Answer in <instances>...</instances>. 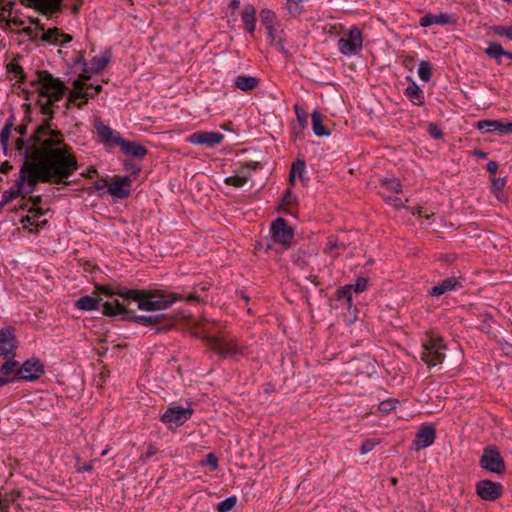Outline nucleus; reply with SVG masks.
I'll list each match as a JSON object with an SVG mask.
<instances>
[{
  "label": "nucleus",
  "instance_id": "1",
  "mask_svg": "<svg viewBox=\"0 0 512 512\" xmlns=\"http://www.w3.org/2000/svg\"><path fill=\"white\" fill-rule=\"evenodd\" d=\"M67 150L52 149L49 143H34L27 148V159L23 162L19 178L14 185L3 192L0 201L2 209L11 200L21 195L23 185L27 182L32 192L40 182L69 185L67 179L78 170L79 164L75 155H67Z\"/></svg>",
  "mask_w": 512,
  "mask_h": 512
},
{
  "label": "nucleus",
  "instance_id": "2",
  "mask_svg": "<svg viewBox=\"0 0 512 512\" xmlns=\"http://www.w3.org/2000/svg\"><path fill=\"white\" fill-rule=\"evenodd\" d=\"M107 293V300L103 302L102 313L106 316H120L121 319H132L143 326H152L163 320V314L135 315V306L146 311L163 310L169 307L175 297L164 294V290H126L125 293H113L112 290H101Z\"/></svg>",
  "mask_w": 512,
  "mask_h": 512
},
{
  "label": "nucleus",
  "instance_id": "3",
  "mask_svg": "<svg viewBox=\"0 0 512 512\" xmlns=\"http://www.w3.org/2000/svg\"><path fill=\"white\" fill-rule=\"evenodd\" d=\"M35 73L37 77L30 82V86L38 90L36 105L40 107L41 114L46 117L35 128L32 140L38 144L48 142L52 149L67 150V155H74L72 148L65 143L63 133L52 127L55 115L52 107L63 98L67 87L63 81L47 70H37Z\"/></svg>",
  "mask_w": 512,
  "mask_h": 512
},
{
  "label": "nucleus",
  "instance_id": "4",
  "mask_svg": "<svg viewBox=\"0 0 512 512\" xmlns=\"http://www.w3.org/2000/svg\"><path fill=\"white\" fill-rule=\"evenodd\" d=\"M97 134L100 141L109 147H120L121 152L129 157L143 160L147 154L148 149L136 141H129L124 139L119 132L112 130L108 125L101 121L95 124Z\"/></svg>",
  "mask_w": 512,
  "mask_h": 512
},
{
  "label": "nucleus",
  "instance_id": "5",
  "mask_svg": "<svg viewBox=\"0 0 512 512\" xmlns=\"http://www.w3.org/2000/svg\"><path fill=\"white\" fill-rule=\"evenodd\" d=\"M329 301L332 308L345 310L343 320L347 325L356 321L358 309L353 306L351 290H335L334 295L329 297Z\"/></svg>",
  "mask_w": 512,
  "mask_h": 512
},
{
  "label": "nucleus",
  "instance_id": "6",
  "mask_svg": "<svg viewBox=\"0 0 512 512\" xmlns=\"http://www.w3.org/2000/svg\"><path fill=\"white\" fill-rule=\"evenodd\" d=\"M445 349L441 338L430 337L422 345L421 359L429 367L441 364L445 358Z\"/></svg>",
  "mask_w": 512,
  "mask_h": 512
},
{
  "label": "nucleus",
  "instance_id": "7",
  "mask_svg": "<svg viewBox=\"0 0 512 512\" xmlns=\"http://www.w3.org/2000/svg\"><path fill=\"white\" fill-rule=\"evenodd\" d=\"M479 465L484 470L497 475H502L506 472L505 461L501 453L497 448L492 446H487L483 449Z\"/></svg>",
  "mask_w": 512,
  "mask_h": 512
},
{
  "label": "nucleus",
  "instance_id": "8",
  "mask_svg": "<svg viewBox=\"0 0 512 512\" xmlns=\"http://www.w3.org/2000/svg\"><path fill=\"white\" fill-rule=\"evenodd\" d=\"M362 32L357 26H353L337 42L339 51L343 55L357 54L362 49Z\"/></svg>",
  "mask_w": 512,
  "mask_h": 512
},
{
  "label": "nucleus",
  "instance_id": "9",
  "mask_svg": "<svg viewBox=\"0 0 512 512\" xmlns=\"http://www.w3.org/2000/svg\"><path fill=\"white\" fill-rule=\"evenodd\" d=\"M272 241L282 245L285 249L289 248L294 239V230L288 225L287 221L278 217L271 224Z\"/></svg>",
  "mask_w": 512,
  "mask_h": 512
},
{
  "label": "nucleus",
  "instance_id": "10",
  "mask_svg": "<svg viewBox=\"0 0 512 512\" xmlns=\"http://www.w3.org/2000/svg\"><path fill=\"white\" fill-rule=\"evenodd\" d=\"M207 341L209 348L221 357H230L240 352L236 339L226 336H210Z\"/></svg>",
  "mask_w": 512,
  "mask_h": 512
},
{
  "label": "nucleus",
  "instance_id": "11",
  "mask_svg": "<svg viewBox=\"0 0 512 512\" xmlns=\"http://www.w3.org/2000/svg\"><path fill=\"white\" fill-rule=\"evenodd\" d=\"M476 494L482 500L493 502L502 496L503 486L488 479L480 480L476 483Z\"/></svg>",
  "mask_w": 512,
  "mask_h": 512
},
{
  "label": "nucleus",
  "instance_id": "12",
  "mask_svg": "<svg viewBox=\"0 0 512 512\" xmlns=\"http://www.w3.org/2000/svg\"><path fill=\"white\" fill-rule=\"evenodd\" d=\"M193 409L182 406L169 407L161 416L163 423L182 425L191 418Z\"/></svg>",
  "mask_w": 512,
  "mask_h": 512
},
{
  "label": "nucleus",
  "instance_id": "13",
  "mask_svg": "<svg viewBox=\"0 0 512 512\" xmlns=\"http://www.w3.org/2000/svg\"><path fill=\"white\" fill-rule=\"evenodd\" d=\"M44 373V366L37 358L26 360L18 370V377L29 381H34L40 378Z\"/></svg>",
  "mask_w": 512,
  "mask_h": 512
},
{
  "label": "nucleus",
  "instance_id": "14",
  "mask_svg": "<svg viewBox=\"0 0 512 512\" xmlns=\"http://www.w3.org/2000/svg\"><path fill=\"white\" fill-rule=\"evenodd\" d=\"M224 139V135L214 131H197L188 137V142L196 145H204L213 147L220 144Z\"/></svg>",
  "mask_w": 512,
  "mask_h": 512
},
{
  "label": "nucleus",
  "instance_id": "15",
  "mask_svg": "<svg viewBox=\"0 0 512 512\" xmlns=\"http://www.w3.org/2000/svg\"><path fill=\"white\" fill-rule=\"evenodd\" d=\"M436 438V430L433 425L423 424L420 426L412 442L415 450H420L431 446Z\"/></svg>",
  "mask_w": 512,
  "mask_h": 512
},
{
  "label": "nucleus",
  "instance_id": "16",
  "mask_svg": "<svg viewBox=\"0 0 512 512\" xmlns=\"http://www.w3.org/2000/svg\"><path fill=\"white\" fill-rule=\"evenodd\" d=\"M16 339L13 328L6 327L0 329V357L13 358L16 350Z\"/></svg>",
  "mask_w": 512,
  "mask_h": 512
},
{
  "label": "nucleus",
  "instance_id": "17",
  "mask_svg": "<svg viewBox=\"0 0 512 512\" xmlns=\"http://www.w3.org/2000/svg\"><path fill=\"white\" fill-rule=\"evenodd\" d=\"M132 179L130 176L119 177L108 186V193L117 199H125L130 195Z\"/></svg>",
  "mask_w": 512,
  "mask_h": 512
},
{
  "label": "nucleus",
  "instance_id": "18",
  "mask_svg": "<svg viewBox=\"0 0 512 512\" xmlns=\"http://www.w3.org/2000/svg\"><path fill=\"white\" fill-rule=\"evenodd\" d=\"M28 7H33L40 14L49 16L62 9L63 0H26Z\"/></svg>",
  "mask_w": 512,
  "mask_h": 512
},
{
  "label": "nucleus",
  "instance_id": "19",
  "mask_svg": "<svg viewBox=\"0 0 512 512\" xmlns=\"http://www.w3.org/2000/svg\"><path fill=\"white\" fill-rule=\"evenodd\" d=\"M29 215H26L22 218L21 222L24 224L25 229H29L30 232H33V229L30 226L35 227V231L37 232L39 228L44 227L47 224V220H40V217L45 214V211L41 208L30 207L28 209Z\"/></svg>",
  "mask_w": 512,
  "mask_h": 512
},
{
  "label": "nucleus",
  "instance_id": "20",
  "mask_svg": "<svg viewBox=\"0 0 512 512\" xmlns=\"http://www.w3.org/2000/svg\"><path fill=\"white\" fill-rule=\"evenodd\" d=\"M452 16L447 13L432 14L428 13L421 17L420 26L428 27L433 24L445 25L453 23Z\"/></svg>",
  "mask_w": 512,
  "mask_h": 512
},
{
  "label": "nucleus",
  "instance_id": "21",
  "mask_svg": "<svg viewBox=\"0 0 512 512\" xmlns=\"http://www.w3.org/2000/svg\"><path fill=\"white\" fill-rule=\"evenodd\" d=\"M259 78L254 76L239 75L234 80V86L241 91L249 92L259 85Z\"/></svg>",
  "mask_w": 512,
  "mask_h": 512
},
{
  "label": "nucleus",
  "instance_id": "22",
  "mask_svg": "<svg viewBox=\"0 0 512 512\" xmlns=\"http://www.w3.org/2000/svg\"><path fill=\"white\" fill-rule=\"evenodd\" d=\"M242 21L248 33L252 34L255 31L256 10L253 5L248 4L245 6L242 13Z\"/></svg>",
  "mask_w": 512,
  "mask_h": 512
},
{
  "label": "nucleus",
  "instance_id": "23",
  "mask_svg": "<svg viewBox=\"0 0 512 512\" xmlns=\"http://www.w3.org/2000/svg\"><path fill=\"white\" fill-rule=\"evenodd\" d=\"M405 94L414 105L421 106L424 104L423 91L414 81H411L407 86Z\"/></svg>",
  "mask_w": 512,
  "mask_h": 512
},
{
  "label": "nucleus",
  "instance_id": "24",
  "mask_svg": "<svg viewBox=\"0 0 512 512\" xmlns=\"http://www.w3.org/2000/svg\"><path fill=\"white\" fill-rule=\"evenodd\" d=\"M18 361L14 359H8L0 368V373L8 378L10 381L20 379L18 377V370L20 369Z\"/></svg>",
  "mask_w": 512,
  "mask_h": 512
},
{
  "label": "nucleus",
  "instance_id": "25",
  "mask_svg": "<svg viewBox=\"0 0 512 512\" xmlns=\"http://www.w3.org/2000/svg\"><path fill=\"white\" fill-rule=\"evenodd\" d=\"M86 84L82 79H76L73 82V90L69 93L67 108L70 103H75L79 98L90 95L88 91H84Z\"/></svg>",
  "mask_w": 512,
  "mask_h": 512
},
{
  "label": "nucleus",
  "instance_id": "26",
  "mask_svg": "<svg viewBox=\"0 0 512 512\" xmlns=\"http://www.w3.org/2000/svg\"><path fill=\"white\" fill-rule=\"evenodd\" d=\"M346 244L344 241L339 240L336 236H329L327 238V243L324 249L326 254H329L331 257L335 258L339 255V250H345Z\"/></svg>",
  "mask_w": 512,
  "mask_h": 512
},
{
  "label": "nucleus",
  "instance_id": "27",
  "mask_svg": "<svg viewBox=\"0 0 512 512\" xmlns=\"http://www.w3.org/2000/svg\"><path fill=\"white\" fill-rule=\"evenodd\" d=\"M100 303L101 299L99 297L86 295L77 300L75 306L80 310L92 311L98 309Z\"/></svg>",
  "mask_w": 512,
  "mask_h": 512
},
{
  "label": "nucleus",
  "instance_id": "28",
  "mask_svg": "<svg viewBox=\"0 0 512 512\" xmlns=\"http://www.w3.org/2000/svg\"><path fill=\"white\" fill-rule=\"evenodd\" d=\"M111 60V53L109 51H105L100 56H95L91 60V71L93 73H100L103 69L109 64Z\"/></svg>",
  "mask_w": 512,
  "mask_h": 512
},
{
  "label": "nucleus",
  "instance_id": "29",
  "mask_svg": "<svg viewBox=\"0 0 512 512\" xmlns=\"http://www.w3.org/2000/svg\"><path fill=\"white\" fill-rule=\"evenodd\" d=\"M313 132L316 136H328L329 130L322 123V115L319 111H314L311 115Z\"/></svg>",
  "mask_w": 512,
  "mask_h": 512
},
{
  "label": "nucleus",
  "instance_id": "30",
  "mask_svg": "<svg viewBox=\"0 0 512 512\" xmlns=\"http://www.w3.org/2000/svg\"><path fill=\"white\" fill-rule=\"evenodd\" d=\"M485 53L492 59H495L498 64H501V57L507 54L502 45L498 42H490L488 47L485 49Z\"/></svg>",
  "mask_w": 512,
  "mask_h": 512
},
{
  "label": "nucleus",
  "instance_id": "31",
  "mask_svg": "<svg viewBox=\"0 0 512 512\" xmlns=\"http://www.w3.org/2000/svg\"><path fill=\"white\" fill-rule=\"evenodd\" d=\"M13 124H14V116L11 115L9 120L6 122V124L4 125L3 129L0 132V144L4 151H6L8 148L9 139H10V135H11V129L13 127Z\"/></svg>",
  "mask_w": 512,
  "mask_h": 512
},
{
  "label": "nucleus",
  "instance_id": "32",
  "mask_svg": "<svg viewBox=\"0 0 512 512\" xmlns=\"http://www.w3.org/2000/svg\"><path fill=\"white\" fill-rule=\"evenodd\" d=\"M59 35H61V29L58 27L49 28L48 30H44L40 40L43 42H47L53 45L59 44Z\"/></svg>",
  "mask_w": 512,
  "mask_h": 512
},
{
  "label": "nucleus",
  "instance_id": "33",
  "mask_svg": "<svg viewBox=\"0 0 512 512\" xmlns=\"http://www.w3.org/2000/svg\"><path fill=\"white\" fill-rule=\"evenodd\" d=\"M16 60L17 58H14L9 64H7V72L13 74L14 78L18 79V82L24 83L27 75L22 66L16 63Z\"/></svg>",
  "mask_w": 512,
  "mask_h": 512
},
{
  "label": "nucleus",
  "instance_id": "34",
  "mask_svg": "<svg viewBox=\"0 0 512 512\" xmlns=\"http://www.w3.org/2000/svg\"><path fill=\"white\" fill-rule=\"evenodd\" d=\"M465 284V278L463 277H448L441 283L434 285L432 288H461Z\"/></svg>",
  "mask_w": 512,
  "mask_h": 512
},
{
  "label": "nucleus",
  "instance_id": "35",
  "mask_svg": "<svg viewBox=\"0 0 512 512\" xmlns=\"http://www.w3.org/2000/svg\"><path fill=\"white\" fill-rule=\"evenodd\" d=\"M15 5V2L9 1L6 4L2 3V13L0 16V27L7 28L10 26L11 21L7 18L11 15L12 9Z\"/></svg>",
  "mask_w": 512,
  "mask_h": 512
},
{
  "label": "nucleus",
  "instance_id": "36",
  "mask_svg": "<svg viewBox=\"0 0 512 512\" xmlns=\"http://www.w3.org/2000/svg\"><path fill=\"white\" fill-rule=\"evenodd\" d=\"M305 165V161L302 159H297L295 162H293L289 175V179L292 184L294 183L296 174H298V176L302 178V175L305 171Z\"/></svg>",
  "mask_w": 512,
  "mask_h": 512
},
{
  "label": "nucleus",
  "instance_id": "37",
  "mask_svg": "<svg viewBox=\"0 0 512 512\" xmlns=\"http://www.w3.org/2000/svg\"><path fill=\"white\" fill-rule=\"evenodd\" d=\"M380 185H381V187L385 188L386 190L394 192V193H400L402 191V185H401L400 181L396 178L381 179Z\"/></svg>",
  "mask_w": 512,
  "mask_h": 512
},
{
  "label": "nucleus",
  "instance_id": "38",
  "mask_svg": "<svg viewBox=\"0 0 512 512\" xmlns=\"http://www.w3.org/2000/svg\"><path fill=\"white\" fill-rule=\"evenodd\" d=\"M418 75L421 80L427 82L431 79L432 66L428 61H421L419 63Z\"/></svg>",
  "mask_w": 512,
  "mask_h": 512
},
{
  "label": "nucleus",
  "instance_id": "39",
  "mask_svg": "<svg viewBox=\"0 0 512 512\" xmlns=\"http://www.w3.org/2000/svg\"><path fill=\"white\" fill-rule=\"evenodd\" d=\"M260 19L265 27L272 24H278L276 14L270 9H263L260 12Z\"/></svg>",
  "mask_w": 512,
  "mask_h": 512
},
{
  "label": "nucleus",
  "instance_id": "40",
  "mask_svg": "<svg viewBox=\"0 0 512 512\" xmlns=\"http://www.w3.org/2000/svg\"><path fill=\"white\" fill-rule=\"evenodd\" d=\"M498 122L499 120H481L477 122L476 126L480 131L484 133H489L497 131Z\"/></svg>",
  "mask_w": 512,
  "mask_h": 512
},
{
  "label": "nucleus",
  "instance_id": "41",
  "mask_svg": "<svg viewBox=\"0 0 512 512\" xmlns=\"http://www.w3.org/2000/svg\"><path fill=\"white\" fill-rule=\"evenodd\" d=\"M34 136V132L31 134V136L28 138L27 141H25L23 138H18L16 141H15V148L16 150L18 151H22L24 150V162L26 161V155L27 154V148L31 145H33L35 142L32 140V137Z\"/></svg>",
  "mask_w": 512,
  "mask_h": 512
},
{
  "label": "nucleus",
  "instance_id": "42",
  "mask_svg": "<svg viewBox=\"0 0 512 512\" xmlns=\"http://www.w3.org/2000/svg\"><path fill=\"white\" fill-rule=\"evenodd\" d=\"M490 29L497 35L506 37L509 40H512V25L509 26H491Z\"/></svg>",
  "mask_w": 512,
  "mask_h": 512
},
{
  "label": "nucleus",
  "instance_id": "43",
  "mask_svg": "<svg viewBox=\"0 0 512 512\" xmlns=\"http://www.w3.org/2000/svg\"><path fill=\"white\" fill-rule=\"evenodd\" d=\"M398 404H399V401L397 399L389 398L387 400L382 401L379 404V410L382 413L387 414V413L391 412L392 410H394Z\"/></svg>",
  "mask_w": 512,
  "mask_h": 512
},
{
  "label": "nucleus",
  "instance_id": "44",
  "mask_svg": "<svg viewBox=\"0 0 512 512\" xmlns=\"http://www.w3.org/2000/svg\"><path fill=\"white\" fill-rule=\"evenodd\" d=\"M236 497L232 496L220 502L217 506L218 512H228L236 505Z\"/></svg>",
  "mask_w": 512,
  "mask_h": 512
},
{
  "label": "nucleus",
  "instance_id": "45",
  "mask_svg": "<svg viewBox=\"0 0 512 512\" xmlns=\"http://www.w3.org/2000/svg\"><path fill=\"white\" fill-rule=\"evenodd\" d=\"M491 190L495 195H498L500 192L503 191L505 185H506V179L505 178H496L495 176L491 177Z\"/></svg>",
  "mask_w": 512,
  "mask_h": 512
},
{
  "label": "nucleus",
  "instance_id": "46",
  "mask_svg": "<svg viewBox=\"0 0 512 512\" xmlns=\"http://www.w3.org/2000/svg\"><path fill=\"white\" fill-rule=\"evenodd\" d=\"M247 180L248 178L245 176L233 175L225 178V183L227 185L239 188L242 187L247 182Z\"/></svg>",
  "mask_w": 512,
  "mask_h": 512
},
{
  "label": "nucleus",
  "instance_id": "47",
  "mask_svg": "<svg viewBox=\"0 0 512 512\" xmlns=\"http://www.w3.org/2000/svg\"><path fill=\"white\" fill-rule=\"evenodd\" d=\"M294 110L296 113L297 120L302 128L305 127L307 123V113L306 111L299 105L295 104Z\"/></svg>",
  "mask_w": 512,
  "mask_h": 512
},
{
  "label": "nucleus",
  "instance_id": "48",
  "mask_svg": "<svg viewBox=\"0 0 512 512\" xmlns=\"http://www.w3.org/2000/svg\"><path fill=\"white\" fill-rule=\"evenodd\" d=\"M428 133L434 139H442L444 134L441 128L436 123H430L428 125Z\"/></svg>",
  "mask_w": 512,
  "mask_h": 512
},
{
  "label": "nucleus",
  "instance_id": "49",
  "mask_svg": "<svg viewBox=\"0 0 512 512\" xmlns=\"http://www.w3.org/2000/svg\"><path fill=\"white\" fill-rule=\"evenodd\" d=\"M497 125V132H499L500 135L512 134V122H503L499 120Z\"/></svg>",
  "mask_w": 512,
  "mask_h": 512
},
{
  "label": "nucleus",
  "instance_id": "50",
  "mask_svg": "<svg viewBox=\"0 0 512 512\" xmlns=\"http://www.w3.org/2000/svg\"><path fill=\"white\" fill-rule=\"evenodd\" d=\"M377 444L378 442L374 439L365 440L360 447V453L367 454L368 452L372 451Z\"/></svg>",
  "mask_w": 512,
  "mask_h": 512
},
{
  "label": "nucleus",
  "instance_id": "51",
  "mask_svg": "<svg viewBox=\"0 0 512 512\" xmlns=\"http://www.w3.org/2000/svg\"><path fill=\"white\" fill-rule=\"evenodd\" d=\"M203 465L210 466L213 470L218 469V458L214 453H208L205 460L202 462Z\"/></svg>",
  "mask_w": 512,
  "mask_h": 512
},
{
  "label": "nucleus",
  "instance_id": "52",
  "mask_svg": "<svg viewBox=\"0 0 512 512\" xmlns=\"http://www.w3.org/2000/svg\"><path fill=\"white\" fill-rule=\"evenodd\" d=\"M367 285H368V278L361 276L356 279L355 284H345L344 286H341L340 288H366Z\"/></svg>",
  "mask_w": 512,
  "mask_h": 512
},
{
  "label": "nucleus",
  "instance_id": "53",
  "mask_svg": "<svg viewBox=\"0 0 512 512\" xmlns=\"http://www.w3.org/2000/svg\"><path fill=\"white\" fill-rule=\"evenodd\" d=\"M487 171L490 174V178L495 176L498 171L499 165L496 161H489L486 165Z\"/></svg>",
  "mask_w": 512,
  "mask_h": 512
},
{
  "label": "nucleus",
  "instance_id": "54",
  "mask_svg": "<svg viewBox=\"0 0 512 512\" xmlns=\"http://www.w3.org/2000/svg\"><path fill=\"white\" fill-rule=\"evenodd\" d=\"M22 33L29 37L31 41H36L38 39V34L31 27H24L22 29Z\"/></svg>",
  "mask_w": 512,
  "mask_h": 512
},
{
  "label": "nucleus",
  "instance_id": "55",
  "mask_svg": "<svg viewBox=\"0 0 512 512\" xmlns=\"http://www.w3.org/2000/svg\"><path fill=\"white\" fill-rule=\"evenodd\" d=\"M276 25L277 24H272V25L266 26L268 36L271 39L272 43L276 42V32H277Z\"/></svg>",
  "mask_w": 512,
  "mask_h": 512
},
{
  "label": "nucleus",
  "instance_id": "56",
  "mask_svg": "<svg viewBox=\"0 0 512 512\" xmlns=\"http://www.w3.org/2000/svg\"><path fill=\"white\" fill-rule=\"evenodd\" d=\"M157 453V447L150 444L145 452L144 459L149 460Z\"/></svg>",
  "mask_w": 512,
  "mask_h": 512
},
{
  "label": "nucleus",
  "instance_id": "57",
  "mask_svg": "<svg viewBox=\"0 0 512 512\" xmlns=\"http://www.w3.org/2000/svg\"><path fill=\"white\" fill-rule=\"evenodd\" d=\"M108 186H109V184H108L107 179H105V178H100V179H99V180H98V181L93 185V188H94L95 190H102V189H104V188H106V187H108Z\"/></svg>",
  "mask_w": 512,
  "mask_h": 512
},
{
  "label": "nucleus",
  "instance_id": "58",
  "mask_svg": "<svg viewBox=\"0 0 512 512\" xmlns=\"http://www.w3.org/2000/svg\"><path fill=\"white\" fill-rule=\"evenodd\" d=\"M411 213H412L413 215L417 214V215H419L420 217H425V218H427V219H429L430 217L434 216V213H432V214H425V215H424V214L422 213V207H420V206L413 207V208H412V210H411Z\"/></svg>",
  "mask_w": 512,
  "mask_h": 512
},
{
  "label": "nucleus",
  "instance_id": "59",
  "mask_svg": "<svg viewBox=\"0 0 512 512\" xmlns=\"http://www.w3.org/2000/svg\"><path fill=\"white\" fill-rule=\"evenodd\" d=\"M293 200H294V197L292 195L291 190L287 189L282 198L283 203L289 205L293 202Z\"/></svg>",
  "mask_w": 512,
  "mask_h": 512
},
{
  "label": "nucleus",
  "instance_id": "60",
  "mask_svg": "<svg viewBox=\"0 0 512 512\" xmlns=\"http://www.w3.org/2000/svg\"><path fill=\"white\" fill-rule=\"evenodd\" d=\"M90 98H94V94H90L88 96H83L82 98H79L81 101L80 102H75L74 104L79 108L81 109L85 104H87L88 100Z\"/></svg>",
  "mask_w": 512,
  "mask_h": 512
},
{
  "label": "nucleus",
  "instance_id": "61",
  "mask_svg": "<svg viewBox=\"0 0 512 512\" xmlns=\"http://www.w3.org/2000/svg\"><path fill=\"white\" fill-rule=\"evenodd\" d=\"M414 62H415V59L411 56H406L403 59V65L410 70L414 67Z\"/></svg>",
  "mask_w": 512,
  "mask_h": 512
},
{
  "label": "nucleus",
  "instance_id": "62",
  "mask_svg": "<svg viewBox=\"0 0 512 512\" xmlns=\"http://www.w3.org/2000/svg\"><path fill=\"white\" fill-rule=\"evenodd\" d=\"M29 200L32 202L34 208H40L39 205L42 203V196H30Z\"/></svg>",
  "mask_w": 512,
  "mask_h": 512
},
{
  "label": "nucleus",
  "instance_id": "63",
  "mask_svg": "<svg viewBox=\"0 0 512 512\" xmlns=\"http://www.w3.org/2000/svg\"><path fill=\"white\" fill-rule=\"evenodd\" d=\"M12 168V165L8 161H5L0 165V173L7 174Z\"/></svg>",
  "mask_w": 512,
  "mask_h": 512
},
{
  "label": "nucleus",
  "instance_id": "64",
  "mask_svg": "<svg viewBox=\"0 0 512 512\" xmlns=\"http://www.w3.org/2000/svg\"><path fill=\"white\" fill-rule=\"evenodd\" d=\"M388 202H390L391 204H393L395 207L399 208L402 206V201L400 198L398 197H388L386 199Z\"/></svg>",
  "mask_w": 512,
  "mask_h": 512
}]
</instances>
